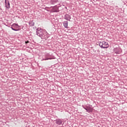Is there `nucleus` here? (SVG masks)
<instances>
[{
	"mask_svg": "<svg viewBox=\"0 0 127 127\" xmlns=\"http://www.w3.org/2000/svg\"><path fill=\"white\" fill-rule=\"evenodd\" d=\"M62 123H63V121H62L61 119H58L56 120V124L59 126L62 125Z\"/></svg>",
	"mask_w": 127,
	"mask_h": 127,
	"instance_id": "7",
	"label": "nucleus"
},
{
	"mask_svg": "<svg viewBox=\"0 0 127 127\" xmlns=\"http://www.w3.org/2000/svg\"><path fill=\"white\" fill-rule=\"evenodd\" d=\"M5 7H6V8H10V4L9 3V1H7V2H5Z\"/></svg>",
	"mask_w": 127,
	"mask_h": 127,
	"instance_id": "9",
	"label": "nucleus"
},
{
	"mask_svg": "<svg viewBox=\"0 0 127 127\" xmlns=\"http://www.w3.org/2000/svg\"><path fill=\"white\" fill-rule=\"evenodd\" d=\"M36 34L39 37H42L43 36V29L41 28H38L36 29Z\"/></svg>",
	"mask_w": 127,
	"mask_h": 127,
	"instance_id": "2",
	"label": "nucleus"
},
{
	"mask_svg": "<svg viewBox=\"0 0 127 127\" xmlns=\"http://www.w3.org/2000/svg\"><path fill=\"white\" fill-rule=\"evenodd\" d=\"M116 53L117 54H119V52H116Z\"/></svg>",
	"mask_w": 127,
	"mask_h": 127,
	"instance_id": "17",
	"label": "nucleus"
},
{
	"mask_svg": "<svg viewBox=\"0 0 127 127\" xmlns=\"http://www.w3.org/2000/svg\"><path fill=\"white\" fill-rule=\"evenodd\" d=\"M99 46H100V47H101V48H103L104 49H105L109 47V44H108V42L105 41L99 42Z\"/></svg>",
	"mask_w": 127,
	"mask_h": 127,
	"instance_id": "1",
	"label": "nucleus"
},
{
	"mask_svg": "<svg viewBox=\"0 0 127 127\" xmlns=\"http://www.w3.org/2000/svg\"><path fill=\"white\" fill-rule=\"evenodd\" d=\"M82 108H83V109H84V110H86V111H87V107H86V106L85 107V106L82 105Z\"/></svg>",
	"mask_w": 127,
	"mask_h": 127,
	"instance_id": "13",
	"label": "nucleus"
},
{
	"mask_svg": "<svg viewBox=\"0 0 127 127\" xmlns=\"http://www.w3.org/2000/svg\"><path fill=\"white\" fill-rule=\"evenodd\" d=\"M86 112H87V113H92L93 112V108H92V105H87L86 106Z\"/></svg>",
	"mask_w": 127,
	"mask_h": 127,
	"instance_id": "6",
	"label": "nucleus"
},
{
	"mask_svg": "<svg viewBox=\"0 0 127 127\" xmlns=\"http://www.w3.org/2000/svg\"><path fill=\"white\" fill-rule=\"evenodd\" d=\"M25 44H27V43H29V41H26L25 42Z\"/></svg>",
	"mask_w": 127,
	"mask_h": 127,
	"instance_id": "15",
	"label": "nucleus"
},
{
	"mask_svg": "<svg viewBox=\"0 0 127 127\" xmlns=\"http://www.w3.org/2000/svg\"><path fill=\"white\" fill-rule=\"evenodd\" d=\"M46 8H49V7H47Z\"/></svg>",
	"mask_w": 127,
	"mask_h": 127,
	"instance_id": "18",
	"label": "nucleus"
},
{
	"mask_svg": "<svg viewBox=\"0 0 127 127\" xmlns=\"http://www.w3.org/2000/svg\"><path fill=\"white\" fill-rule=\"evenodd\" d=\"M7 1H8V0H5V2H6Z\"/></svg>",
	"mask_w": 127,
	"mask_h": 127,
	"instance_id": "16",
	"label": "nucleus"
},
{
	"mask_svg": "<svg viewBox=\"0 0 127 127\" xmlns=\"http://www.w3.org/2000/svg\"><path fill=\"white\" fill-rule=\"evenodd\" d=\"M51 59H52V58H51V55H50V54L49 53H46L45 54V58L43 59V60H42V61H46V60H51Z\"/></svg>",
	"mask_w": 127,
	"mask_h": 127,
	"instance_id": "4",
	"label": "nucleus"
},
{
	"mask_svg": "<svg viewBox=\"0 0 127 127\" xmlns=\"http://www.w3.org/2000/svg\"><path fill=\"white\" fill-rule=\"evenodd\" d=\"M63 24L64 27H65V28H68V21H64Z\"/></svg>",
	"mask_w": 127,
	"mask_h": 127,
	"instance_id": "11",
	"label": "nucleus"
},
{
	"mask_svg": "<svg viewBox=\"0 0 127 127\" xmlns=\"http://www.w3.org/2000/svg\"><path fill=\"white\" fill-rule=\"evenodd\" d=\"M51 8L52 7L51 10L52 12H59V7L57 6V5H55L54 6H51Z\"/></svg>",
	"mask_w": 127,
	"mask_h": 127,
	"instance_id": "5",
	"label": "nucleus"
},
{
	"mask_svg": "<svg viewBox=\"0 0 127 127\" xmlns=\"http://www.w3.org/2000/svg\"><path fill=\"white\" fill-rule=\"evenodd\" d=\"M29 24H30V26H33L34 25V22L31 21L29 22Z\"/></svg>",
	"mask_w": 127,
	"mask_h": 127,
	"instance_id": "12",
	"label": "nucleus"
},
{
	"mask_svg": "<svg viewBox=\"0 0 127 127\" xmlns=\"http://www.w3.org/2000/svg\"><path fill=\"white\" fill-rule=\"evenodd\" d=\"M11 28L14 31H18L19 30V26L18 24L13 23L11 27Z\"/></svg>",
	"mask_w": 127,
	"mask_h": 127,
	"instance_id": "3",
	"label": "nucleus"
},
{
	"mask_svg": "<svg viewBox=\"0 0 127 127\" xmlns=\"http://www.w3.org/2000/svg\"><path fill=\"white\" fill-rule=\"evenodd\" d=\"M58 2V0H51L50 1V3L51 4H55V3H57Z\"/></svg>",
	"mask_w": 127,
	"mask_h": 127,
	"instance_id": "10",
	"label": "nucleus"
},
{
	"mask_svg": "<svg viewBox=\"0 0 127 127\" xmlns=\"http://www.w3.org/2000/svg\"><path fill=\"white\" fill-rule=\"evenodd\" d=\"M2 10V9L1 8V3H0V11H1Z\"/></svg>",
	"mask_w": 127,
	"mask_h": 127,
	"instance_id": "14",
	"label": "nucleus"
},
{
	"mask_svg": "<svg viewBox=\"0 0 127 127\" xmlns=\"http://www.w3.org/2000/svg\"><path fill=\"white\" fill-rule=\"evenodd\" d=\"M64 18L66 20H68L69 21H70V19H71V15L66 14L64 15Z\"/></svg>",
	"mask_w": 127,
	"mask_h": 127,
	"instance_id": "8",
	"label": "nucleus"
}]
</instances>
